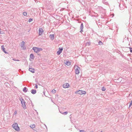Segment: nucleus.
<instances>
[{
    "mask_svg": "<svg viewBox=\"0 0 132 132\" xmlns=\"http://www.w3.org/2000/svg\"><path fill=\"white\" fill-rule=\"evenodd\" d=\"M19 100L21 102V103L22 104V106L23 109H26V107L25 104L26 103L22 97H21V98L19 97Z\"/></svg>",
    "mask_w": 132,
    "mask_h": 132,
    "instance_id": "nucleus-1",
    "label": "nucleus"
},
{
    "mask_svg": "<svg viewBox=\"0 0 132 132\" xmlns=\"http://www.w3.org/2000/svg\"><path fill=\"white\" fill-rule=\"evenodd\" d=\"M13 128L16 131H19L20 130V129L18 126V124L16 123L13 124L12 125Z\"/></svg>",
    "mask_w": 132,
    "mask_h": 132,
    "instance_id": "nucleus-2",
    "label": "nucleus"
},
{
    "mask_svg": "<svg viewBox=\"0 0 132 132\" xmlns=\"http://www.w3.org/2000/svg\"><path fill=\"white\" fill-rule=\"evenodd\" d=\"M35 52L37 53L40 51L42 50L43 49L37 47H33L32 48Z\"/></svg>",
    "mask_w": 132,
    "mask_h": 132,
    "instance_id": "nucleus-3",
    "label": "nucleus"
},
{
    "mask_svg": "<svg viewBox=\"0 0 132 132\" xmlns=\"http://www.w3.org/2000/svg\"><path fill=\"white\" fill-rule=\"evenodd\" d=\"M76 94H78L80 95H82L85 94L86 92L85 91L82 90H79L76 92Z\"/></svg>",
    "mask_w": 132,
    "mask_h": 132,
    "instance_id": "nucleus-4",
    "label": "nucleus"
},
{
    "mask_svg": "<svg viewBox=\"0 0 132 132\" xmlns=\"http://www.w3.org/2000/svg\"><path fill=\"white\" fill-rule=\"evenodd\" d=\"M80 68L78 66H77V68L75 69V72L77 74H78L79 73V70Z\"/></svg>",
    "mask_w": 132,
    "mask_h": 132,
    "instance_id": "nucleus-5",
    "label": "nucleus"
},
{
    "mask_svg": "<svg viewBox=\"0 0 132 132\" xmlns=\"http://www.w3.org/2000/svg\"><path fill=\"white\" fill-rule=\"evenodd\" d=\"M25 43L24 41H22L21 43V46L23 49H26V47H25L24 46Z\"/></svg>",
    "mask_w": 132,
    "mask_h": 132,
    "instance_id": "nucleus-6",
    "label": "nucleus"
},
{
    "mask_svg": "<svg viewBox=\"0 0 132 132\" xmlns=\"http://www.w3.org/2000/svg\"><path fill=\"white\" fill-rule=\"evenodd\" d=\"M59 50L57 52V54L58 55H59L61 54V53L62 52L63 49L62 48H59Z\"/></svg>",
    "mask_w": 132,
    "mask_h": 132,
    "instance_id": "nucleus-7",
    "label": "nucleus"
},
{
    "mask_svg": "<svg viewBox=\"0 0 132 132\" xmlns=\"http://www.w3.org/2000/svg\"><path fill=\"white\" fill-rule=\"evenodd\" d=\"M83 28V25L82 23H81L80 26V32H82L83 31L82 29Z\"/></svg>",
    "mask_w": 132,
    "mask_h": 132,
    "instance_id": "nucleus-8",
    "label": "nucleus"
},
{
    "mask_svg": "<svg viewBox=\"0 0 132 132\" xmlns=\"http://www.w3.org/2000/svg\"><path fill=\"white\" fill-rule=\"evenodd\" d=\"M69 85L68 83H66L65 84H64L63 85V87L64 88H66L68 87Z\"/></svg>",
    "mask_w": 132,
    "mask_h": 132,
    "instance_id": "nucleus-9",
    "label": "nucleus"
},
{
    "mask_svg": "<svg viewBox=\"0 0 132 132\" xmlns=\"http://www.w3.org/2000/svg\"><path fill=\"white\" fill-rule=\"evenodd\" d=\"M39 34L41 35L43 32V30L42 28H39Z\"/></svg>",
    "mask_w": 132,
    "mask_h": 132,
    "instance_id": "nucleus-10",
    "label": "nucleus"
},
{
    "mask_svg": "<svg viewBox=\"0 0 132 132\" xmlns=\"http://www.w3.org/2000/svg\"><path fill=\"white\" fill-rule=\"evenodd\" d=\"M29 70L32 73H34L35 72V70L34 69L30 68L29 69Z\"/></svg>",
    "mask_w": 132,
    "mask_h": 132,
    "instance_id": "nucleus-11",
    "label": "nucleus"
},
{
    "mask_svg": "<svg viewBox=\"0 0 132 132\" xmlns=\"http://www.w3.org/2000/svg\"><path fill=\"white\" fill-rule=\"evenodd\" d=\"M31 92V93L33 94H35L36 92V90L35 89H32Z\"/></svg>",
    "mask_w": 132,
    "mask_h": 132,
    "instance_id": "nucleus-12",
    "label": "nucleus"
},
{
    "mask_svg": "<svg viewBox=\"0 0 132 132\" xmlns=\"http://www.w3.org/2000/svg\"><path fill=\"white\" fill-rule=\"evenodd\" d=\"M49 37L52 40H53L54 39V34H51L50 35Z\"/></svg>",
    "mask_w": 132,
    "mask_h": 132,
    "instance_id": "nucleus-13",
    "label": "nucleus"
},
{
    "mask_svg": "<svg viewBox=\"0 0 132 132\" xmlns=\"http://www.w3.org/2000/svg\"><path fill=\"white\" fill-rule=\"evenodd\" d=\"M1 48L2 50L5 53H7L6 52L5 50V48L4 47V46L3 45L2 46H1Z\"/></svg>",
    "mask_w": 132,
    "mask_h": 132,
    "instance_id": "nucleus-14",
    "label": "nucleus"
},
{
    "mask_svg": "<svg viewBox=\"0 0 132 132\" xmlns=\"http://www.w3.org/2000/svg\"><path fill=\"white\" fill-rule=\"evenodd\" d=\"M28 89L26 87H24L23 89V91L24 92L26 93L27 92Z\"/></svg>",
    "mask_w": 132,
    "mask_h": 132,
    "instance_id": "nucleus-15",
    "label": "nucleus"
},
{
    "mask_svg": "<svg viewBox=\"0 0 132 132\" xmlns=\"http://www.w3.org/2000/svg\"><path fill=\"white\" fill-rule=\"evenodd\" d=\"M30 57L32 59H34V56L33 54L32 53L30 55Z\"/></svg>",
    "mask_w": 132,
    "mask_h": 132,
    "instance_id": "nucleus-16",
    "label": "nucleus"
},
{
    "mask_svg": "<svg viewBox=\"0 0 132 132\" xmlns=\"http://www.w3.org/2000/svg\"><path fill=\"white\" fill-rule=\"evenodd\" d=\"M65 63L68 66H69L71 64V62L69 61H66Z\"/></svg>",
    "mask_w": 132,
    "mask_h": 132,
    "instance_id": "nucleus-17",
    "label": "nucleus"
},
{
    "mask_svg": "<svg viewBox=\"0 0 132 132\" xmlns=\"http://www.w3.org/2000/svg\"><path fill=\"white\" fill-rule=\"evenodd\" d=\"M35 127V124H33V125H31L30 126V127H31V128H34Z\"/></svg>",
    "mask_w": 132,
    "mask_h": 132,
    "instance_id": "nucleus-18",
    "label": "nucleus"
},
{
    "mask_svg": "<svg viewBox=\"0 0 132 132\" xmlns=\"http://www.w3.org/2000/svg\"><path fill=\"white\" fill-rule=\"evenodd\" d=\"M90 44V42H87L86 43V45L89 46Z\"/></svg>",
    "mask_w": 132,
    "mask_h": 132,
    "instance_id": "nucleus-19",
    "label": "nucleus"
},
{
    "mask_svg": "<svg viewBox=\"0 0 132 132\" xmlns=\"http://www.w3.org/2000/svg\"><path fill=\"white\" fill-rule=\"evenodd\" d=\"M27 14V12H24L23 13V15L24 16H26Z\"/></svg>",
    "mask_w": 132,
    "mask_h": 132,
    "instance_id": "nucleus-20",
    "label": "nucleus"
},
{
    "mask_svg": "<svg viewBox=\"0 0 132 132\" xmlns=\"http://www.w3.org/2000/svg\"><path fill=\"white\" fill-rule=\"evenodd\" d=\"M98 44L100 45H102L103 44V43L101 41H99L98 42Z\"/></svg>",
    "mask_w": 132,
    "mask_h": 132,
    "instance_id": "nucleus-21",
    "label": "nucleus"
},
{
    "mask_svg": "<svg viewBox=\"0 0 132 132\" xmlns=\"http://www.w3.org/2000/svg\"><path fill=\"white\" fill-rule=\"evenodd\" d=\"M102 90L103 91H104L106 90V88L103 86L102 87Z\"/></svg>",
    "mask_w": 132,
    "mask_h": 132,
    "instance_id": "nucleus-22",
    "label": "nucleus"
},
{
    "mask_svg": "<svg viewBox=\"0 0 132 132\" xmlns=\"http://www.w3.org/2000/svg\"><path fill=\"white\" fill-rule=\"evenodd\" d=\"M68 113V112H64L62 113L63 114H64V115H66Z\"/></svg>",
    "mask_w": 132,
    "mask_h": 132,
    "instance_id": "nucleus-23",
    "label": "nucleus"
},
{
    "mask_svg": "<svg viewBox=\"0 0 132 132\" xmlns=\"http://www.w3.org/2000/svg\"><path fill=\"white\" fill-rule=\"evenodd\" d=\"M32 21V19L30 18L29 19L28 21L29 22H30Z\"/></svg>",
    "mask_w": 132,
    "mask_h": 132,
    "instance_id": "nucleus-24",
    "label": "nucleus"
},
{
    "mask_svg": "<svg viewBox=\"0 0 132 132\" xmlns=\"http://www.w3.org/2000/svg\"><path fill=\"white\" fill-rule=\"evenodd\" d=\"M132 104V100L130 102V103L129 106V108L130 107Z\"/></svg>",
    "mask_w": 132,
    "mask_h": 132,
    "instance_id": "nucleus-25",
    "label": "nucleus"
},
{
    "mask_svg": "<svg viewBox=\"0 0 132 132\" xmlns=\"http://www.w3.org/2000/svg\"><path fill=\"white\" fill-rule=\"evenodd\" d=\"M52 93H56V90L54 89H53L52 91Z\"/></svg>",
    "mask_w": 132,
    "mask_h": 132,
    "instance_id": "nucleus-26",
    "label": "nucleus"
},
{
    "mask_svg": "<svg viewBox=\"0 0 132 132\" xmlns=\"http://www.w3.org/2000/svg\"><path fill=\"white\" fill-rule=\"evenodd\" d=\"M129 48L130 49V52L131 53H132V48L131 47H129Z\"/></svg>",
    "mask_w": 132,
    "mask_h": 132,
    "instance_id": "nucleus-27",
    "label": "nucleus"
},
{
    "mask_svg": "<svg viewBox=\"0 0 132 132\" xmlns=\"http://www.w3.org/2000/svg\"><path fill=\"white\" fill-rule=\"evenodd\" d=\"M13 60L16 61H19L20 60L18 59H12Z\"/></svg>",
    "mask_w": 132,
    "mask_h": 132,
    "instance_id": "nucleus-28",
    "label": "nucleus"
},
{
    "mask_svg": "<svg viewBox=\"0 0 132 132\" xmlns=\"http://www.w3.org/2000/svg\"><path fill=\"white\" fill-rule=\"evenodd\" d=\"M35 87L36 88H38V85L36 84H35Z\"/></svg>",
    "mask_w": 132,
    "mask_h": 132,
    "instance_id": "nucleus-29",
    "label": "nucleus"
},
{
    "mask_svg": "<svg viewBox=\"0 0 132 132\" xmlns=\"http://www.w3.org/2000/svg\"><path fill=\"white\" fill-rule=\"evenodd\" d=\"M80 132H85L84 130H80Z\"/></svg>",
    "mask_w": 132,
    "mask_h": 132,
    "instance_id": "nucleus-30",
    "label": "nucleus"
},
{
    "mask_svg": "<svg viewBox=\"0 0 132 132\" xmlns=\"http://www.w3.org/2000/svg\"><path fill=\"white\" fill-rule=\"evenodd\" d=\"M1 29L0 28V34H3V33L1 31Z\"/></svg>",
    "mask_w": 132,
    "mask_h": 132,
    "instance_id": "nucleus-31",
    "label": "nucleus"
},
{
    "mask_svg": "<svg viewBox=\"0 0 132 132\" xmlns=\"http://www.w3.org/2000/svg\"><path fill=\"white\" fill-rule=\"evenodd\" d=\"M16 113H17V111H15L14 112V114H16Z\"/></svg>",
    "mask_w": 132,
    "mask_h": 132,
    "instance_id": "nucleus-32",
    "label": "nucleus"
},
{
    "mask_svg": "<svg viewBox=\"0 0 132 132\" xmlns=\"http://www.w3.org/2000/svg\"><path fill=\"white\" fill-rule=\"evenodd\" d=\"M5 85L7 86V84H8V83L7 82H5Z\"/></svg>",
    "mask_w": 132,
    "mask_h": 132,
    "instance_id": "nucleus-33",
    "label": "nucleus"
},
{
    "mask_svg": "<svg viewBox=\"0 0 132 132\" xmlns=\"http://www.w3.org/2000/svg\"><path fill=\"white\" fill-rule=\"evenodd\" d=\"M43 93L44 94L45 96V91H43Z\"/></svg>",
    "mask_w": 132,
    "mask_h": 132,
    "instance_id": "nucleus-34",
    "label": "nucleus"
},
{
    "mask_svg": "<svg viewBox=\"0 0 132 132\" xmlns=\"http://www.w3.org/2000/svg\"><path fill=\"white\" fill-rule=\"evenodd\" d=\"M10 82H11V83H12V84H13V82L12 81H11Z\"/></svg>",
    "mask_w": 132,
    "mask_h": 132,
    "instance_id": "nucleus-35",
    "label": "nucleus"
},
{
    "mask_svg": "<svg viewBox=\"0 0 132 132\" xmlns=\"http://www.w3.org/2000/svg\"><path fill=\"white\" fill-rule=\"evenodd\" d=\"M102 131H101V132H102Z\"/></svg>",
    "mask_w": 132,
    "mask_h": 132,
    "instance_id": "nucleus-36",
    "label": "nucleus"
}]
</instances>
